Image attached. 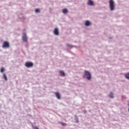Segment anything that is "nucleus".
<instances>
[{
    "instance_id": "10",
    "label": "nucleus",
    "mask_w": 129,
    "mask_h": 129,
    "mask_svg": "<svg viewBox=\"0 0 129 129\" xmlns=\"http://www.w3.org/2000/svg\"><path fill=\"white\" fill-rule=\"evenodd\" d=\"M62 13L63 14H67V13H68V10L67 9H63L62 10Z\"/></svg>"
},
{
    "instance_id": "4",
    "label": "nucleus",
    "mask_w": 129,
    "mask_h": 129,
    "mask_svg": "<svg viewBox=\"0 0 129 129\" xmlns=\"http://www.w3.org/2000/svg\"><path fill=\"white\" fill-rule=\"evenodd\" d=\"M25 66L26 67H27V68H30L34 66V63H33L32 62H26L25 63Z\"/></svg>"
},
{
    "instance_id": "6",
    "label": "nucleus",
    "mask_w": 129,
    "mask_h": 129,
    "mask_svg": "<svg viewBox=\"0 0 129 129\" xmlns=\"http://www.w3.org/2000/svg\"><path fill=\"white\" fill-rule=\"evenodd\" d=\"M22 40L24 42H27V35H26V33H23V36L22 37Z\"/></svg>"
},
{
    "instance_id": "15",
    "label": "nucleus",
    "mask_w": 129,
    "mask_h": 129,
    "mask_svg": "<svg viewBox=\"0 0 129 129\" xmlns=\"http://www.w3.org/2000/svg\"><path fill=\"white\" fill-rule=\"evenodd\" d=\"M109 96L110 98H113V93H112V92H111Z\"/></svg>"
},
{
    "instance_id": "13",
    "label": "nucleus",
    "mask_w": 129,
    "mask_h": 129,
    "mask_svg": "<svg viewBox=\"0 0 129 129\" xmlns=\"http://www.w3.org/2000/svg\"><path fill=\"white\" fill-rule=\"evenodd\" d=\"M90 22L89 21H86L85 22V26H90Z\"/></svg>"
},
{
    "instance_id": "9",
    "label": "nucleus",
    "mask_w": 129,
    "mask_h": 129,
    "mask_svg": "<svg viewBox=\"0 0 129 129\" xmlns=\"http://www.w3.org/2000/svg\"><path fill=\"white\" fill-rule=\"evenodd\" d=\"M59 73L61 76H65V73L63 71H60Z\"/></svg>"
},
{
    "instance_id": "18",
    "label": "nucleus",
    "mask_w": 129,
    "mask_h": 129,
    "mask_svg": "<svg viewBox=\"0 0 129 129\" xmlns=\"http://www.w3.org/2000/svg\"><path fill=\"white\" fill-rule=\"evenodd\" d=\"M4 71H5V68H2L1 69V72L2 73H3V72H4Z\"/></svg>"
},
{
    "instance_id": "17",
    "label": "nucleus",
    "mask_w": 129,
    "mask_h": 129,
    "mask_svg": "<svg viewBox=\"0 0 129 129\" xmlns=\"http://www.w3.org/2000/svg\"><path fill=\"white\" fill-rule=\"evenodd\" d=\"M35 12L36 13H40V9H35Z\"/></svg>"
},
{
    "instance_id": "1",
    "label": "nucleus",
    "mask_w": 129,
    "mask_h": 129,
    "mask_svg": "<svg viewBox=\"0 0 129 129\" xmlns=\"http://www.w3.org/2000/svg\"><path fill=\"white\" fill-rule=\"evenodd\" d=\"M109 6L110 11H114V9L115 8V4H114V1H113V0L109 1Z\"/></svg>"
},
{
    "instance_id": "20",
    "label": "nucleus",
    "mask_w": 129,
    "mask_h": 129,
    "mask_svg": "<svg viewBox=\"0 0 129 129\" xmlns=\"http://www.w3.org/2000/svg\"><path fill=\"white\" fill-rule=\"evenodd\" d=\"M68 45V47H71V45H68V44H67Z\"/></svg>"
},
{
    "instance_id": "16",
    "label": "nucleus",
    "mask_w": 129,
    "mask_h": 129,
    "mask_svg": "<svg viewBox=\"0 0 129 129\" xmlns=\"http://www.w3.org/2000/svg\"><path fill=\"white\" fill-rule=\"evenodd\" d=\"M75 116L76 117V122L78 123V122H79V121L78 120V118H77V115H75Z\"/></svg>"
},
{
    "instance_id": "8",
    "label": "nucleus",
    "mask_w": 129,
    "mask_h": 129,
    "mask_svg": "<svg viewBox=\"0 0 129 129\" xmlns=\"http://www.w3.org/2000/svg\"><path fill=\"white\" fill-rule=\"evenodd\" d=\"M88 5H89V6H93V2L91 1V0H89Z\"/></svg>"
},
{
    "instance_id": "11",
    "label": "nucleus",
    "mask_w": 129,
    "mask_h": 129,
    "mask_svg": "<svg viewBox=\"0 0 129 129\" xmlns=\"http://www.w3.org/2000/svg\"><path fill=\"white\" fill-rule=\"evenodd\" d=\"M124 76H125V78H126V79L129 80V73H127L125 74Z\"/></svg>"
},
{
    "instance_id": "12",
    "label": "nucleus",
    "mask_w": 129,
    "mask_h": 129,
    "mask_svg": "<svg viewBox=\"0 0 129 129\" xmlns=\"http://www.w3.org/2000/svg\"><path fill=\"white\" fill-rule=\"evenodd\" d=\"M58 123H59V124H61V125H62V126H66V125H67V124H66L65 123H63L62 122H58Z\"/></svg>"
},
{
    "instance_id": "2",
    "label": "nucleus",
    "mask_w": 129,
    "mask_h": 129,
    "mask_svg": "<svg viewBox=\"0 0 129 129\" xmlns=\"http://www.w3.org/2000/svg\"><path fill=\"white\" fill-rule=\"evenodd\" d=\"M83 77L84 78H87L88 80H90L91 79V74L89 71H85Z\"/></svg>"
},
{
    "instance_id": "19",
    "label": "nucleus",
    "mask_w": 129,
    "mask_h": 129,
    "mask_svg": "<svg viewBox=\"0 0 129 129\" xmlns=\"http://www.w3.org/2000/svg\"><path fill=\"white\" fill-rule=\"evenodd\" d=\"M34 129H39L38 127H35Z\"/></svg>"
},
{
    "instance_id": "7",
    "label": "nucleus",
    "mask_w": 129,
    "mask_h": 129,
    "mask_svg": "<svg viewBox=\"0 0 129 129\" xmlns=\"http://www.w3.org/2000/svg\"><path fill=\"white\" fill-rule=\"evenodd\" d=\"M54 94L56 96V97L57 98V99H60L61 98V96H60V94L59 93V92H57L54 93Z\"/></svg>"
},
{
    "instance_id": "5",
    "label": "nucleus",
    "mask_w": 129,
    "mask_h": 129,
    "mask_svg": "<svg viewBox=\"0 0 129 129\" xmlns=\"http://www.w3.org/2000/svg\"><path fill=\"white\" fill-rule=\"evenodd\" d=\"M53 33L56 36H58V35H59V30H58V28H54Z\"/></svg>"
},
{
    "instance_id": "14",
    "label": "nucleus",
    "mask_w": 129,
    "mask_h": 129,
    "mask_svg": "<svg viewBox=\"0 0 129 129\" xmlns=\"http://www.w3.org/2000/svg\"><path fill=\"white\" fill-rule=\"evenodd\" d=\"M3 77H4V79H5V80L6 81H7L8 80V79H7V75H6L5 74H3Z\"/></svg>"
},
{
    "instance_id": "3",
    "label": "nucleus",
    "mask_w": 129,
    "mask_h": 129,
    "mask_svg": "<svg viewBox=\"0 0 129 129\" xmlns=\"http://www.w3.org/2000/svg\"><path fill=\"white\" fill-rule=\"evenodd\" d=\"M2 47L3 48H10V43L8 41H4Z\"/></svg>"
}]
</instances>
